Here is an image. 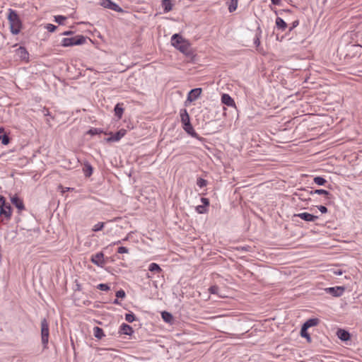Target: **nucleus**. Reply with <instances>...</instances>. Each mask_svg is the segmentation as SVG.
I'll use <instances>...</instances> for the list:
<instances>
[{
  "label": "nucleus",
  "instance_id": "0eeeda50",
  "mask_svg": "<svg viewBox=\"0 0 362 362\" xmlns=\"http://www.w3.org/2000/svg\"><path fill=\"white\" fill-rule=\"evenodd\" d=\"M325 291L334 297H339L342 296L344 292L343 286L329 287L325 288Z\"/></svg>",
  "mask_w": 362,
  "mask_h": 362
},
{
  "label": "nucleus",
  "instance_id": "603ef678",
  "mask_svg": "<svg viewBox=\"0 0 362 362\" xmlns=\"http://www.w3.org/2000/svg\"><path fill=\"white\" fill-rule=\"evenodd\" d=\"M71 31H66V32H64V33H63V35H69V34H71Z\"/></svg>",
  "mask_w": 362,
  "mask_h": 362
},
{
  "label": "nucleus",
  "instance_id": "423d86ee",
  "mask_svg": "<svg viewBox=\"0 0 362 362\" xmlns=\"http://www.w3.org/2000/svg\"><path fill=\"white\" fill-rule=\"evenodd\" d=\"M101 6L117 12H123V9L121 7L110 0H102Z\"/></svg>",
  "mask_w": 362,
  "mask_h": 362
},
{
  "label": "nucleus",
  "instance_id": "de8ad7c7",
  "mask_svg": "<svg viewBox=\"0 0 362 362\" xmlns=\"http://www.w3.org/2000/svg\"><path fill=\"white\" fill-rule=\"evenodd\" d=\"M259 43H260V41H259V39L258 37H257V39H255V44L256 45H257V46H258V45H259Z\"/></svg>",
  "mask_w": 362,
  "mask_h": 362
},
{
  "label": "nucleus",
  "instance_id": "b1692460",
  "mask_svg": "<svg viewBox=\"0 0 362 362\" xmlns=\"http://www.w3.org/2000/svg\"><path fill=\"white\" fill-rule=\"evenodd\" d=\"M93 335L98 339H102L105 336L103 329L99 327H95L93 328Z\"/></svg>",
  "mask_w": 362,
  "mask_h": 362
},
{
  "label": "nucleus",
  "instance_id": "49530a36",
  "mask_svg": "<svg viewBox=\"0 0 362 362\" xmlns=\"http://www.w3.org/2000/svg\"><path fill=\"white\" fill-rule=\"evenodd\" d=\"M272 3L274 5H279L281 0H271Z\"/></svg>",
  "mask_w": 362,
  "mask_h": 362
},
{
  "label": "nucleus",
  "instance_id": "e433bc0d",
  "mask_svg": "<svg viewBox=\"0 0 362 362\" xmlns=\"http://www.w3.org/2000/svg\"><path fill=\"white\" fill-rule=\"evenodd\" d=\"M209 291L210 292V293L211 294H218V291H219V288L218 286H211L209 288Z\"/></svg>",
  "mask_w": 362,
  "mask_h": 362
},
{
  "label": "nucleus",
  "instance_id": "5701e85b",
  "mask_svg": "<svg viewBox=\"0 0 362 362\" xmlns=\"http://www.w3.org/2000/svg\"><path fill=\"white\" fill-rule=\"evenodd\" d=\"M162 7L165 13L170 11L173 8L171 0H163Z\"/></svg>",
  "mask_w": 362,
  "mask_h": 362
},
{
  "label": "nucleus",
  "instance_id": "4468645a",
  "mask_svg": "<svg viewBox=\"0 0 362 362\" xmlns=\"http://www.w3.org/2000/svg\"><path fill=\"white\" fill-rule=\"evenodd\" d=\"M221 102L229 107L235 106L234 100L228 94L226 93L222 95Z\"/></svg>",
  "mask_w": 362,
  "mask_h": 362
},
{
  "label": "nucleus",
  "instance_id": "864d4df0",
  "mask_svg": "<svg viewBox=\"0 0 362 362\" xmlns=\"http://www.w3.org/2000/svg\"><path fill=\"white\" fill-rule=\"evenodd\" d=\"M337 274H341V272H337Z\"/></svg>",
  "mask_w": 362,
  "mask_h": 362
},
{
  "label": "nucleus",
  "instance_id": "2eb2a0df",
  "mask_svg": "<svg viewBox=\"0 0 362 362\" xmlns=\"http://www.w3.org/2000/svg\"><path fill=\"white\" fill-rule=\"evenodd\" d=\"M127 133V131L124 129L119 130L113 136L107 139L109 141H118L120 140Z\"/></svg>",
  "mask_w": 362,
  "mask_h": 362
},
{
  "label": "nucleus",
  "instance_id": "a19ab883",
  "mask_svg": "<svg viewBox=\"0 0 362 362\" xmlns=\"http://www.w3.org/2000/svg\"><path fill=\"white\" fill-rule=\"evenodd\" d=\"M128 252H129V250L126 247L122 246V247H118V249H117V252L119 254L128 253Z\"/></svg>",
  "mask_w": 362,
  "mask_h": 362
},
{
  "label": "nucleus",
  "instance_id": "9b49d317",
  "mask_svg": "<svg viewBox=\"0 0 362 362\" xmlns=\"http://www.w3.org/2000/svg\"><path fill=\"white\" fill-rule=\"evenodd\" d=\"M294 216L299 217L301 219H303V220H304L305 221H308V222H314V221H315L316 220L318 219V216H314V215L310 214L307 213V212H303V213H300V214H295Z\"/></svg>",
  "mask_w": 362,
  "mask_h": 362
},
{
  "label": "nucleus",
  "instance_id": "20e7f679",
  "mask_svg": "<svg viewBox=\"0 0 362 362\" xmlns=\"http://www.w3.org/2000/svg\"><path fill=\"white\" fill-rule=\"evenodd\" d=\"M86 42V37L83 35H76L72 37H65L62 40V45L64 47L82 45Z\"/></svg>",
  "mask_w": 362,
  "mask_h": 362
},
{
  "label": "nucleus",
  "instance_id": "6ab92c4d",
  "mask_svg": "<svg viewBox=\"0 0 362 362\" xmlns=\"http://www.w3.org/2000/svg\"><path fill=\"white\" fill-rule=\"evenodd\" d=\"M319 323V320L317 318H311L308 320L303 325V327L308 329L311 327H314L317 325Z\"/></svg>",
  "mask_w": 362,
  "mask_h": 362
},
{
  "label": "nucleus",
  "instance_id": "f03ea898",
  "mask_svg": "<svg viewBox=\"0 0 362 362\" xmlns=\"http://www.w3.org/2000/svg\"><path fill=\"white\" fill-rule=\"evenodd\" d=\"M180 119L182 124L184 130L190 136L199 140H202L203 138L200 137L198 134L194 131L192 125L190 123L189 115L186 109H182L180 112Z\"/></svg>",
  "mask_w": 362,
  "mask_h": 362
},
{
  "label": "nucleus",
  "instance_id": "c9c22d12",
  "mask_svg": "<svg viewBox=\"0 0 362 362\" xmlns=\"http://www.w3.org/2000/svg\"><path fill=\"white\" fill-rule=\"evenodd\" d=\"M0 140L4 145H7L10 141L9 137L6 134L0 136Z\"/></svg>",
  "mask_w": 362,
  "mask_h": 362
},
{
  "label": "nucleus",
  "instance_id": "6e6552de",
  "mask_svg": "<svg viewBox=\"0 0 362 362\" xmlns=\"http://www.w3.org/2000/svg\"><path fill=\"white\" fill-rule=\"evenodd\" d=\"M104 255L103 252H98L93 255H92L91 257V262L98 266V267H103V265L105 264V261H104Z\"/></svg>",
  "mask_w": 362,
  "mask_h": 362
},
{
  "label": "nucleus",
  "instance_id": "4c0bfd02",
  "mask_svg": "<svg viewBox=\"0 0 362 362\" xmlns=\"http://www.w3.org/2000/svg\"><path fill=\"white\" fill-rule=\"evenodd\" d=\"M103 227H104V223L99 222V223H98L97 224H95L94 226V228H93V231H99V230H101Z\"/></svg>",
  "mask_w": 362,
  "mask_h": 362
},
{
  "label": "nucleus",
  "instance_id": "2f4dec72",
  "mask_svg": "<svg viewBox=\"0 0 362 362\" xmlns=\"http://www.w3.org/2000/svg\"><path fill=\"white\" fill-rule=\"evenodd\" d=\"M206 184V180L203 178L199 177L197 180V185L201 188L205 187Z\"/></svg>",
  "mask_w": 362,
  "mask_h": 362
},
{
  "label": "nucleus",
  "instance_id": "f3484780",
  "mask_svg": "<svg viewBox=\"0 0 362 362\" xmlns=\"http://www.w3.org/2000/svg\"><path fill=\"white\" fill-rule=\"evenodd\" d=\"M120 332L127 335H131L134 332L132 327L125 323L122 324L120 326Z\"/></svg>",
  "mask_w": 362,
  "mask_h": 362
},
{
  "label": "nucleus",
  "instance_id": "7ed1b4c3",
  "mask_svg": "<svg viewBox=\"0 0 362 362\" xmlns=\"http://www.w3.org/2000/svg\"><path fill=\"white\" fill-rule=\"evenodd\" d=\"M8 20L10 24L11 33L17 35L22 28V23L17 12L11 8L8 9Z\"/></svg>",
  "mask_w": 362,
  "mask_h": 362
},
{
  "label": "nucleus",
  "instance_id": "58836bf2",
  "mask_svg": "<svg viewBox=\"0 0 362 362\" xmlns=\"http://www.w3.org/2000/svg\"><path fill=\"white\" fill-rule=\"evenodd\" d=\"M125 296H126L125 292H124V290H122V289H120V290H119V291H117L116 292V297H117V298H124V297H125Z\"/></svg>",
  "mask_w": 362,
  "mask_h": 362
},
{
  "label": "nucleus",
  "instance_id": "8fccbe9b",
  "mask_svg": "<svg viewBox=\"0 0 362 362\" xmlns=\"http://www.w3.org/2000/svg\"><path fill=\"white\" fill-rule=\"evenodd\" d=\"M127 240V238H124L122 240V241H124V240ZM122 243V240H118L117 242H115L114 244H120Z\"/></svg>",
  "mask_w": 362,
  "mask_h": 362
},
{
  "label": "nucleus",
  "instance_id": "ea45409f",
  "mask_svg": "<svg viewBox=\"0 0 362 362\" xmlns=\"http://www.w3.org/2000/svg\"><path fill=\"white\" fill-rule=\"evenodd\" d=\"M47 30L49 31V32H54L57 30V27L53 24H47L46 27Z\"/></svg>",
  "mask_w": 362,
  "mask_h": 362
},
{
  "label": "nucleus",
  "instance_id": "f704fd0d",
  "mask_svg": "<svg viewBox=\"0 0 362 362\" xmlns=\"http://www.w3.org/2000/svg\"><path fill=\"white\" fill-rule=\"evenodd\" d=\"M55 21L59 25L63 24L64 21L66 19V17L64 16H56L54 17Z\"/></svg>",
  "mask_w": 362,
  "mask_h": 362
},
{
  "label": "nucleus",
  "instance_id": "7c9ffc66",
  "mask_svg": "<svg viewBox=\"0 0 362 362\" xmlns=\"http://www.w3.org/2000/svg\"><path fill=\"white\" fill-rule=\"evenodd\" d=\"M103 132V131L100 129L98 128H92L88 131V134L90 135H97L100 134Z\"/></svg>",
  "mask_w": 362,
  "mask_h": 362
},
{
  "label": "nucleus",
  "instance_id": "c756f323",
  "mask_svg": "<svg viewBox=\"0 0 362 362\" xmlns=\"http://www.w3.org/2000/svg\"><path fill=\"white\" fill-rule=\"evenodd\" d=\"M125 320L128 322H132L136 320V317L134 313H129L125 315Z\"/></svg>",
  "mask_w": 362,
  "mask_h": 362
},
{
  "label": "nucleus",
  "instance_id": "f8f14e48",
  "mask_svg": "<svg viewBox=\"0 0 362 362\" xmlns=\"http://www.w3.org/2000/svg\"><path fill=\"white\" fill-rule=\"evenodd\" d=\"M11 202L18 209L19 211H21L25 209V206L23 200L21 198H19L16 194L11 197Z\"/></svg>",
  "mask_w": 362,
  "mask_h": 362
},
{
  "label": "nucleus",
  "instance_id": "a211bd4d",
  "mask_svg": "<svg viewBox=\"0 0 362 362\" xmlns=\"http://www.w3.org/2000/svg\"><path fill=\"white\" fill-rule=\"evenodd\" d=\"M276 25L277 28L281 31H284L287 28V23L280 17L276 18Z\"/></svg>",
  "mask_w": 362,
  "mask_h": 362
},
{
  "label": "nucleus",
  "instance_id": "72a5a7b5",
  "mask_svg": "<svg viewBox=\"0 0 362 362\" xmlns=\"http://www.w3.org/2000/svg\"><path fill=\"white\" fill-rule=\"evenodd\" d=\"M97 288L100 291H107L110 290V286L106 284H100L97 286Z\"/></svg>",
  "mask_w": 362,
  "mask_h": 362
},
{
  "label": "nucleus",
  "instance_id": "bb28decb",
  "mask_svg": "<svg viewBox=\"0 0 362 362\" xmlns=\"http://www.w3.org/2000/svg\"><path fill=\"white\" fill-rule=\"evenodd\" d=\"M162 318L166 322H170L173 320V315L166 311L162 313Z\"/></svg>",
  "mask_w": 362,
  "mask_h": 362
},
{
  "label": "nucleus",
  "instance_id": "c85d7f7f",
  "mask_svg": "<svg viewBox=\"0 0 362 362\" xmlns=\"http://www.w3.org/2000/svg\"><path fill=\"white\" fill-rule=\"evenodd\" d=\"M313 180L315 184L320 186L325 185L327 183V180L322 177H314Z\"/></svg>",
  "mask_w": 362,
  "mask_h": 362
},
{
  "label": "nucleus",
  "instance_id": "3c124183",
  "mask_svg": "<svg viewBox=\"0 0 362 362\" xmlns=\"http://www.w3.org/2000/svg\"><path fill=\"white\" fill-rule=\"evenodd\" d=\"M113 303L116 304V305H118V304H119V302L118 299L116 298V299L114 300Z\"/></svg>",
  "mask_w": 362,
  "mask_h": 362
},
{
  "label": "nucleus",
  "instance_id": "a878e982",
  "mask_svg": "<svg viewBox=\"0 0 362 362\" xmlns=\"http://www.w3.org/2000/svg\"><path fill=\"white\" fill-rule=\"evenodd\" d=\"M148 270L151 272L158 274L162 272V269L156 263H151L148 267Z\"/></svg>",
  "mask_w": 362,
  "mask_h": 362
},
{
  "label": "nucleus",
  "instance_id": "412c9836",
  "mask_svg": "<svg viewBox=\"0 0 362 362\" xmlns=\"http://www.w3.org/2000/svg\"><path fill=\"white\" fill-rule=\"evenodd\" d=\"M122 104L117 103L114 109L115 115L118 117V119H121L124 112V108L122 107Z\"/></svg>",
  "mask_w": 362,
  "mask_h": 362
},
{
  "label": "nucleus",
  "instance_id": "c03bdc74",
  "mask_svg": "<svg viewBox=\"0 0 362 362\" xmlns=\"http://www.w3.org/2000/svg\"><path fill=\"white\" fill-rule=\"evenodd\" d=\"M317 209L320 210V211L322 214H325L327 212V208L325 206H317Z\"/></svg>",
  "mask_w": 362,
  "mask_h": 362
},
{
  "label": "nucleus",
  "instance_id": "cd10ccee",
  "mask_svg": "<svg viewBox=\"0 0 362 362\" xmlns=\"http://www.w3.org/2000/svg\"><path fill=\"white\" fill-rule=\"evenodd\" d=\"M307 330H308L307 328H305V327L302 326L301 329H300V335H301L302 337L306 338L308 341H311V338H310V336L308 334Z\"/></svg>",
  "mask_w": 362,
  "mask_h": 362
},
{
  "label": "nucleus",
  "instance_id": "9d476101",
  "mask_svg": "<svg viewBox=\"0 0 362 362\" xmlns=\"http://www.w3.org/2000/svg\"><path fill=\"white\" fill-rule=\"evenodd\" d=\"M12 214V209L9 204L4 202V206L0 208V215L4 216L7 219H10Z\"/></svg>",
  "mask_w": 362,
  "mask_h": 362
},
{
  "label": "nucleus",
  "instance_id": "79ce46f5",
  "mask_svg": "<svg viewBox=\"0 0 362 362\" xmlns=\"http://www.w3.org/2000/svg\"><path fill=\"white\" fill-rule=\"evenodd\" d=\"M201 202L204 206L207 207L209 205V200L207 198L202 197Z\"/></svg>",
  "mask_w": 362,
  "mask_h": 362
},
{
  "label": "nucleus",
  "instance_id": "4be33fe9",
  "mask_svg": "<svg viewBox=\"0 0 362 362\" xmlns=\"http://www.w3.org/2000/svg\"><path fill=\"white\" fill-rule=\"evenodd\" d=\"M310 194H320L324 195L327 197L328 199H329V196L331 195L330 193L325 189H315V190H310L308 192Z\"/></svg>",
  "mask_w": 362,
  "mask_h": 362
},
{
  "label": "nucleus",
  "instance_id": "aec40b11",
  "mask_svg": "<svg viewBox=\"0 0 362 362\" xmlns=\"http://www.w3.org/2000/svg\"><path fill=\"white\" fill-rule=\"evenodd\" d=\"M238 0H227L226 4L228 6L229 12L232 13L235 11L238 7Z\"/></svg>",
  "mask_w": 362,
  "mask_h": 362
},
{
  "label": "nucleus",
  "instance_id": "473e14b6",
  "mask_svg": "<svg viewBox=\"0 0 362 362\" xmlns=\"http://www.w3.org/2000/svg\"><path fill=\"white\" fill-rule=\"evenodd\" d=\"M196 211L198 214H204L207 211L206 207L204 205H199L196 207Z\"/></svg>",
  "mask_w": 362,
  "mask_h": 362
},
{
  "label": "nucleus",
  "instance_id": "09e8293b",
  "mask_svg": "<svg viewBox=\"0 0 362 362\" xmlns=\"http://www.w3.org/2000/svg\"><path fill=\"white\" fill-rule=\"evenodd\" d=\"M248 247H242L240 248H238V250H244V251H248Z\"/></svg>",
  "mask_w": 362,
  "mask_h": 362
},
{
  "label": "nucleus",
  "instance_id": "ddd939ff",
  "mask_svg": "<svg viewBox=\"0 0 362 362\" xmlns=\"http://www.w3.org/2000/svg\"><path fill=\"white\" fill-rule=\"evenodd\" d=\"M202 91V90L200 88L192 89L188 93L187 100L190 102L196 100L200 96Z\"/></svg>",
  "mask_w": 362,
  "mask_h": 362
},
{
  "label": "nucleus",
  "instance_id": "f257e3e1",
  "mask_svg": "<svg viewBox=\"0 0 362 362\" xmlns=\"http://www.w3.org/2000/svg\"><path fill=\"white\" fill-rule=\"evenodd\" d=\"M171 45L185 55H192L189 42L180 35L176 33L171 37Z\"/></svg>",
  "mask_w": 362,
  "mask_h": 362
},
{
  "label": "nucleus",
  "instance_id": "393cba45",
  "mask_svg": "<svg viewBox=\"0 0 362 362\" xmlns=\"http://www.w3.org/2000/svg\"><path fill=\"white\" fill-rule=\"evenodd\" d=\"M86 177H90L93 173V167L89 163H86L83 168Z\"/></svg>",
  "mask_w": 362,
  "mask_h": 362
},
{
  "label": "nucleus",
  "instance_id": "1a4fd4ad",
  "mask_svg": "<svg viewBox=\"0 0 362 362\" xmlns=\"http://www.w3.org/2000/svg\"><path fill=\"white\" fill-rule=\"evenodd\" d=\"M15 55L21 60H28L29 54L24 47H19L15 49Z\"/></svg>",
  "mask_w": 362,
  "mask_h": 362
},
{
  "label": "nucleus",
  "instance_id": "39448f33",
  "mask_svg": "<svg viewBox=\"0 0 362 362\" xmlns=\"http://www.w3.org/2000/svg\"><path fill=\"white\" fill-rule=\"evenodd\" d=\"M49 324L45 318L41 320V340L44 348L47 347L49 341Z\"/></svg>",
  "mask_w": 362,
  "mask_h": 362
},
{
  "label": "nucleus",
  "instance_id": "37998d69",
  "mask_svg": "<svg viewBox=\"0 0 362 362\" xmlns=\"http://www.w3.org/2000/svg\"><path fill=\"white\" fill-rule=\"evenodd\" d=\"M299 24L298 20H296L292 23V25L289 28V32H291L294 28L297 27Z\"/></svg>",
  "mask_w": 362,
  "mask_h": 362
},
{
  "label": "nucleus",
  "instance_id": "a18cd8bd",
  "mask_svg": "<svg viewBox=\"0 0 362 362\" xmlns=\"http://www.w3.org/2000/svg\"><path fill=\"white\" fill-rule=\"evenodd\" d=\"M5 201V198L3 196L0 195V208L2 207V206H4Z\"/></svg>",
  "mask_w": 362,
  "mask_h": 362
},
{
  "label": "nucleus",
  "instance_id": "dca6fc26",
  "mask_svg": "<svg viewBox=\"0 0 362 362\" xmlns=\"http://www.w3.org/2000/svg\"><path fill=\"white\" fill-rule=\"evenodd\" d=\"M337 334L341 341H346L350 339V334L344 329H339Z\"/></svg>",
  "mask_w": 362,
  "mask_h": 362
}]
</instances>
